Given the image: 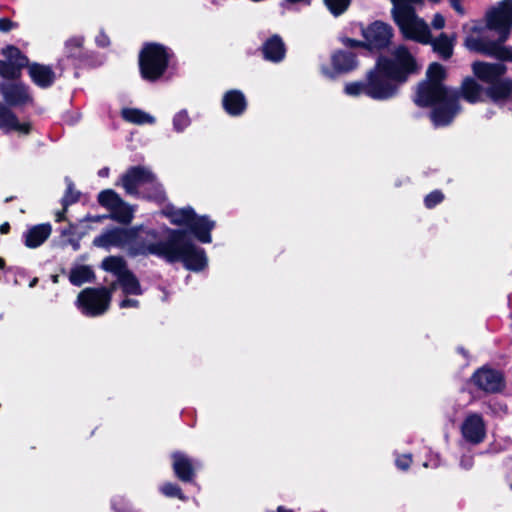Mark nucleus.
Listing matches in <instances>:
<instances>
[{"label":"nucleus","instance_id":"obj_1","mask_svg":"<svg viewBox=\"0 0 512 512\" xmlns=\"http://www.w3.org/2000/svg\"><path fill=\"white\" fill-rule=\"evenodd\" d=\"M421 69L422 65L409 49L399 45L391 57L379 55L375 67L367 73L366 81L346 84L345 92L351 96L364 93L373 99H388L397 93L399 84L405 83Z\"/></svg>","mask_w":512,"mask_h":512},{"label":"nucleus","instance_id":"obj_2","mask_svg":"<svg viewBox=\"0 0 512 512\" xmlns=\"http://www.w3.org/2000/svg\"><path fill=\"white\" fill-rule=\"evenodd\" d=\"M446 69L438 62L429 64L425 79L415 89L414 103L422 108L432 107L430 119L435 127L448 124V87Z\"/></svg>","mask_w":512,"mask_h":512},{"label":"nucleus","instance_id":"obj_3","mask_svg":"<svg viewBox=\"0 0 512 512\" xmlns=\"http://www.w3.org/2000/svg\"><path fill=\"white\" fill-rule=\"evenodd\" d=\"M147 251L171 263L183 262L188 269L195 271L203 269L207 262L204 250L197 247L181 229L170 230L166 240L149 244Z\"/></svg>","mask_w":512,"mask_h":512},{"label":"nucleus","instance_id":"obj_4","mask_svg":"<svg viewBox=\"0 0 512 512\" xmlns=\"http://www.w3.org/2000/svg\"><path fill=\"white\" fill-rule=\"evenodd\" d=\"M473 76L486 87V97L498 104L512 93V80L504 78L507 66L502 62L474 61L471 65Z\"/></svg>","mask_w":512,"mask_h":512},{"label":"nucleus","instance_id":"obj_5","mask_svg":"<svg viewBox=\"0 0 512 512\" xmlns=\"http://www.w3.org/2000/svg\"><path fill=\"white\" fill-rule=\"evenodd\" d=\"M163 214L172 224L187 227L200 242H211L210 233L215 227V222L209 217L198 216L191 207L176 208L172 205L166 206Z\"/></svg>","mask_w":512,"mask_h":512},{"label":"nucleus","instance_id":"obj_6","mask_svg":"<svg viewBox=\"0 0 512 512\" xmlns=\"http://www.w3.org/2000/svg\"><path fill=\"white\" fill-rule=\"evenodd\" d=\"M169 56L164 46L148 44L140 52L139 67L144 79L155 81L166 71Z\"/></svg>","mask_w":512,"mask_h":512},{"label":"nucleus","instance_id":"obj_7","mask_svg":"<svg viewBox=\"0 0 512 512\" xmlns=\"http://www.w3.org/2000/svg\"><path fill=\"white\" fill-rule=\"evenodd\" d=\"M510 34H498L496 40L488 39L484 34H468L465 45L470 51L494 57L500 61H512V49L503 44L508 40Z\"/></svg>","mask_w":512,"mask_h":512},{"label":"nucleus","instance_id":"obj_8","mask_svg":"<svg viewBox=\"0 0 512 512\" xmlns=\"http://www.w3.org/2000/svg\"><path fill=\"white\" fill-rule=\"evenodd\" d=\"M81 312L89 317L103 315L110 307V296L104 289L85 288L77 297Z\"/></svg>","mask_w":512,"mask_h":512},{"label":"nucleus","instance_id":"obj_9","mask_svg":"<svg viewBox=\"0 0 512 512\" xmlns=\"http://www.w3.org/2000/svg\"><path fill=\"white\" fill-rule=\"evenodd\" d=\"M4 59L0 60V77L4 80H19L22 70L29 65V59L14 45H7L1 50Z\"/></svg>","mask_w":512,"mask_h":512},{"label":"nucleus","instance_id":"obj_10","mask_svg":"<svg viewBox=\"0 0 512 512\" xmlns=\"http://www.w3.org/2000/svg\"><path fill=\"white\" fill-rule=\"evenodd\" d=\"M411 2L394 4L392 14L399 32H431L425 20L419 18Z\"/></svg>","mask_w":512,"mask_h":512},{"label":"nucleus","instance_id":"obj_11","mask_svg":"<svg viewBox=\"0 0 512 512\" xmlns=\"http://www.w3.org/2000/svg\"><path fill=\"white\" fill-rule=\"evenodd\" d=\"M471 382L479 390L490 394L499 393L506 386L503 372L488 365L475 370L471 376Z\"/></svg>","mask_w":512,"mask_h":512},{"label":"nucleus","instance_id":"obj_12","mask_svg":"<svg viewBox=\"0 0 512 512\" xmlns=\"http://www.w3.org/2000/svg\"><path fill=\"white\" fill-rule=\"evenodd\" d=\"M0 94L6 104L12 107H22L33 102L29 87L19 80L0 82Z\"/></svg>","mask_w":512,"mask_h":512},{"label":"nucleus","instance_id":"obj_13","mask_svg":"<svg viewBox=\"0 0 512 512\" xmlns=\"http://www.w3.org/2000/svg\"><path fill=\"white\" fill-rule=\"evenodd\" d=\"M120 180L127 194L139 196L140 189L145 190L150 183H154V174L144 166H133L122 175Z\"/></svg>","mask_w":512,"mask_h":512},{"label":"nucleus","instance_id":"obj_14","mask_svg":"<svg viewBox=\"0 0 512 512\" xmlns=\"http://www.w3.org/2000/svg\"><path fill=\"white\" fill-rule=\"evenodd\" d=\"M361 40L342 38V43L349 48L365 50L370 54H380L392 43L393 34H361Z\"/></svg>","mask_w":512,"mask_h":512},{"label":"nucleus","instance_id":"obj_15","mask_svg":"<svg viewBox=\"0 0 512 512\" xmlns=\"http://www.w3.org/2000/svg\"><path fill=\"white\" fill-rule=\"evenodd\" d=\"M486 27L494 32H510L512 29V1H503L498 8L488 11Z\"/></svg>","mask_w":512,"mask_h":512},{"label":"nucleus","instance_id":"obj_16","mask_svg":"<svg viewBox=\"0 0 512 512\" xmlns=\"http://www.w3.org/2000/svg\"><path fill=\"white\" fill-rule=\"evenodd\" d=\"M135 239V233L131 229L115 227L105 231L93 240L96 247L109 249L110 247L122 248Z\"/></svg>","mask_w":512,"mask_h":512},{"label":"nucleus","instance_id":"obj_17","mask_svg":"<svg viewBox=\"0 0 512 512\" xmlns=\"http://www.w3.org/2000/svg\"><path fill=\"white\" fill-rule=\"evenodd\" d=\"M461 433L465 441L478 445L486 438V425L479 413L468 414L461 424Z\"/></svg>","mask_w":512,"mask_h":512},{"label":"nucleus","instance_id":"obj_18","mask_svg":"<svg viewBox=\"0 0 512 512\" xmlns=\"http://www.w3.org/2000/svg\"><path fill=\"white\" fill-rule=\"evenodd\" d=\"M27 70L32 82L40 88H49L56 80V74L49 65L32 62Z\"/></svg>","mask_w":512,"mask_h":512},{"label":"nucleus","instance_id":"obj_19","mask_svg":"<svg viewBox=\"0 0 512 512\" xmlns=\"http://www.w3.org/2000/svg\"><path fill=\"white\" fill-rule=\"evenodd\" d=\"M172 460V467L176 477L184 483L193 482L195 478L193 460L182 452H174Z\"/></svg>","mask_w":512,"mask_h":512},{"label":"nucleus","instance_id":"obj_20","mask_svg":"<svg viewBox=\"0 0 512 512\" xmlns=\"http://www.w3.org/2000/svg\"><path fill=\"white\" fill-rule=\"evenodd\" d=\"M407 40H413L422 44H431L433 51L437 52L444 60L448 59V34H404Z\"/></svg>","mask_w":512,"mask_h":512},{"label":"nucleus","instance_id":"obj_21","mask_svg":"<svg viewBox=\"0 0 512 512\" xmlns=\"http://www.w3.org/2000/svg\"><path fill=\"white\" fill-rule=\"evenodd\" d=\"M461 97L470 104L485 102L486 87H483L474 76H468L462 82Z\"/></svg>","mask_w":512,"mask_h":512},{"label":"nucleus","instance_id":"obj_22","mask_svg":"<svg viewBox=\"0 0 512 512\" xmlns=\"http://www.w3.org/2000/svg\"><path fill=\"white\" fill-rule=\"evenodd\" d=\"M222 105L229 115L240 116L247 108V100L240 90H229L223 96Z\"/></svg>","mask_w":512,"mask_h":512},{"label":"nucleus","instance_id":"obj_23","mask_svg":"<svg viewBox=\"0 0 512 512\" xmlns=\"http://www.w3.org/2000/svg\"><path fill=\"white\" fill-rule=\"evenodd\" d=\"M0 129L7 132L18 131L23 134H28L30 132V125L19 123L13 111L7 105L0 102Z\"/></svg>","mask_w":512,"mask_h":512},{"label":"nucleus","instance_id":"obj_24","mask_svg":"<svg viewBox=\"0 0 512 512\" xmlns=\"http://www.w3.org/2000/svg\"><path fill=\"white\" fill-rule=\"evenodd\" d=\"M262 53L266 60L280 62L285 57L286 47L283 40L277 34H274L264 42Z\"/></svg>","mask_w":512,"mask_h":512},{"label":"nucleus","instance_id":"obj_25","mask_svg":"<svg viewBox=\"0 0 512 512\" xmlns=\"http://www.w3.org/2000/svg\"><path fill=\"white\" fill-rule=\"evenodd\" d=\"M52 232L50 224H39L31 227L24 234V243L29 248H37L43 244Z\"/></svg>","mask_w":512,"mask_h":512},{"label":"nucleus","instance_id":"obj_26","mask_svg":"<svg viewBox=\"0 0 512 512\" xmlns=\"http://www.w3.org/2000/svg\"><path fill=\"white\" fill-rule=\"evenodd\" d=\"M331 61L335 74L350 72L357 66L355 55L351 52L338 51L332 55Z\"/></svg>","mask_w":512,"mask_h":512},{"label":"nucleus","instance_id":"obj_27","mask_svg":"<svg viewBox=\"0 0 512 512\" xmlns=\"http://www.w3.org/2000/svg\"><path fill=\"white\" fill-rule=\"evenodd\" d=\"M101 268L114 274L118 279L130 271L127 262L121 256H108L104 258L101 263Z\"/></svg>","mask_w":512,"mask_h":512},{"label":"nucleus","instance_id":"obj_28","mask_svg":"<svg viewBox=\"0 0 512 512\" xmlns=\"http://www.w3.org/2000/svg\"><path fill=\"white\" fill-rule=\"evenodd\" d=\"M118 282L125 295H141L143 293L140 282L132 271L123 275Z\"/></svg>","mask_w":512,"mask_h":512},{"label":"nucleus","instance_id":"obj_29","mask_svg":"<svg viewBox=\"0 0 512 512\" xmlns=\"http://www.w3.org/2000/svg\"><path fill=\"white\" fill-rule=\"evenodd\" d=\"M95 278L93 270L89 266L81 265L71 269L70 282L75 286H81L85 282H92Z\"/></svg>","mask_w":512,"mask_h":512},{"label":"nucleus","instance_id":"obj_30","mask_svg":"<svg viewBox=\"0 0 512 512\" xmlns=\"http://www.w3.org/2000/svg\"><path fill=\"white\" fill-rule=\"evenodd\" d=\"M109 219L124 225L130 224L133 219V210L126 202L121 201V204L110 211Z\"/></svg>","mask_w":512,"mask_h":512},{"label":"nucleus","instance_id":"obj_31","mask_svg":"<svg viewBox=\"0 0 512 512\" xmlns=\"http://www.w3.org/2000/svg\"><path fill=\"white\" fill-rule=\"evenodd\" d=\"M122 117L131 123L134 124H144L149 123L152 124L155 122V119L153 116H151L148 113H145L139 109L134 108H125L121 112Z\"/></svg>","mask_w":512,"mask_h":512},{"label":"nucleus","instance_id":"obj_32","mask_svg":"<svg viewBox=\"0 0 512 512\" xmlns=\"http://www.w3.org/2000/svg\"><path fill=\"white\" fill-rule=\"evenodd\" d=\"M98 203L111 211L116 205L121 204L123 199L112 189L103 190L98 194Z\"/></svg>","mask_w":512,"mask_h":512},{"label":"nucleus","instance_id":"obj_33","mask_svg":"<svg viewBox=\"0 0 512 512\" xmlns=\"http://www.w3.org/2000/svg\"><path fill=\"white\" fill-rule=\"evenodd\" d=\"M143 197L153 200L157 203H163L166 201V194L162 185L159 184L154 176V183H150L143 193Z\"/></svg>","mask_w":512,"mask_h":512},{"label":"nucleus","instance_id":"obj_34","mask_svg":"<svg viewBox=\"0 0 512 512\" xmlns=\"http://www.w3.org/2000/svg\"><path fill=\"white\" fill-rule=\"evenodd\" d=\"M324 3L331 14L339 16L348 9L351 0H324Z\"/></svg>","mask_w":512,"mask_h":512},{"label":"nucleus","instance_id":"obj_35","mask_svg":"<svg viewBox=\"0 0 512 512\" xmlns=\"http://www.w3.org/2000/svg\"><path fill=\"white\" fill-rule=\"evenodd\" d=\"M361 32H393V27L381 20H376L368 25L365 29L364 27H360Z\"/></svg>","mask_w":512,"mask_h":512},{"label":"nucleus","instance_id":"obj_36","mask_svg":"<svg viewBox=\"0 0 512 512\" xmlns=\"http://www.w3.org/2000/svg\"><path fill=\"white\" fill-rule=\"evenodd\" d=\"M161 492L167 497H177L181 500L185 499L180 486L174 483H165L161 487Z\"/></svg>","mask_w":512,"mask_h":512},{"label":"nucleus","instance_id":"obj_37","mask_svg":"<svg viewBox=\"0 0 512 512\" xmlns=\"http://www.w3.org/2000/svg\"><path fill=\"white\" fill-rule=\"evenodd\" d=\"M190 124V118L187 111L182 110L177 113L173 119V125L176 131L181 132Z\"/></svg>","mask_w":512,"mask_h":512},{"label":"nucleus","instance_id":"obj_38","mask_svg":"<svg viewBox=\"0 0 512 512\" xmlns=\"http://www.w3.org/2000/svg\"><path fill=\"white\" fill-rule=\"evenodd\" d=\"M79 197L80 193L76 191L73 187V184L70 183L62 199V205L64 206V209H67L69 205L76 203L79 200Z\"/></svg>","mask_w":512,"mask_h":512},{"label":"nucleus","instance_id":"obj_39","mask_svg":"<svg viewBox=\"0 0 512 512\" xmlns=\"http://www.w3.org/2000/svg\"><path fill=\"white\" fill-rule=\"evenodd\" d=\"M445 199V196L440 191H433L425 197V205L427 208H433L437 204L441 203Z\"/></svg>","mask_w":512,"mask_h":512},{"label":"nucleus","instance_id":"obj_40","mask_svg":"<svg viewBox=\"0 0 512 512\" xmlns=\"http://www.w3.org/2000/svg\"><path fill=\"white\" fill-rule=\"evenodd\" d=\"M460 109L458 94L450 89V122L460 112Z\"/></svg>","mask_w":512,"mask_h":512},{"label":"nucleus","instance_id":"obj_41","mask_svg":"<svg viewBox=\"0 0 512 512\" xmlns=\"http://www.w3.org/2000/svg\"><path fill=\"white\" fill-rule=\"evenodd\" d=\"M19 25L16 22H13L9 18H0V31L1 32H9L13 29H18Z\"/></svg>","mask_w":512,"mask_h":512},{"label":"nucleus","instance_id":"obj_42","mask_svg":"<svg viewBox=\"0 0 512 512\" xmlns=\"http://www.w3.org/2000/svg\"><path fill=\"white\" fill-rule=\"evenodd\" d=\"M412 459L410 455H404L396 460V465L401 470H407L411 465Z\"/></svg>","mask_w":512,"mask_h":512},{"label":"nucleus","instance_id":"obj_43","mask_svg":"<svg viewBox=\"0 0 512 512\" xmlns=\"http://www.w3.org/2000/svg\"><path fill=\"white\" fill-rule=\"evenodd\" d=\"M474 464V458L472 455H462L460 458V466L466 470L472 468Z\"/></svg>","mask_w":512,"mask_h":512},{"label":"nucleus","instance_id":"obj_44","mask_svg":"<svg viewBox=\"0 0 512 512\" xmlns=\"http://www.w3.org/2000/svg\"><path fill=\"white\" fill-rule=\"evenodd\" d=\"M432 25L435 29H442L445 26V18L441 14H435Z\"/></svg>","mask_w":512,"mask_h":512},{"label":"nucleus","instance_id":"obj_45","mask_svg":"<svg viewBox=\"0 0 512 512\" xmlns=\"http://www.w3.org/2000/svg\"><path fill=\"white\" fill-rule=\"evenodd\" d=\"M138 306H139V301L135 300V299L125 298L124 300H122L120 302L121 308H129V307L136 308Z\"/></svg>","mask_w":512,"mask_h":512},{"label":"nucleus","instance_id":"obj_46","mask_svg":"<svg viewBox=\"0 0 512 512\" xmlns=\"http://www.w3.org/2000/svg\"><path fill=\"white\" fill-rule=\"evenodd\" d=\"M105 219H109V214L107 215H96V216H91V215H87L85 217V221H88V222H101Z\"/></svg>","mask_w":512,"mask_h":512},{"label":"nucleus","instance_id":"obj_47","mask_svg":"<svg viewBox=\"0 0 512 512\" xmlns=\"http://www.w3.org/2000/svg\"><path fill=\"white\" fill-rule=\"evenodd\" d=\"M450 6L460 15L464 14V9L461 5V0H450Z\"/></svg>","mask_w":512,"mask_h":512},{"label":"nucleus","instance_id":"obj_48","mask_svg":"<svg viewBox=\"0 0 512 512\" xmlns=\"http://www.w3.org/2000/svg\"><path fill=\"white\" fill-rule=\"evenodd\" d=\"M119 285L118 279L111 283L109 287H100L99 289H104L106 292H108L110 296V301L112 300V294L116 290L117 286Z\"/></svg>","mask_w":512,"mask_h":512},{"label":"nucleus","instance_id":"obj_49","mask_svg":"<svg viewBox=\"0 0 512 512\" xmlns=\"http://www.w3.org/2000/svg\"><path fill=\"white\" fill-rule=\"evenodd\" d=\"M456 351L464 357L466 362H468L470 355L467 349H465L463 346H459L456 348Z\"/></svg>","mask_w":512,"mask_h":512},{"label":"nucleus","instance_id":"obj_50","mask_svg":"<svg viewBox=\"0 0 512 512\" xmlns=\"http://www.w3.org/2000/svg\"><path fill=\"white\" fill-rule=\"evenodd\" d=\"M310 1H311V0H284V1L281 3V6H284V5H285V3L296 4V3L304 2V3H306V4H310Z\"/></svg>","mask_w":512,"mask_h":512},{"label":"nucleus","instance_id":"obj_51","mask_svg":"<svg viewBox=\"0 0 512 512\" xmlns=\"http://www.w3.org/2000/svg\"><path fill=\"white\" fill-rule=\"evenodd\" d=\"M9 231H10V224L8 222H5L0 226V233L7 234Z\"/></svg>","mask_w":512,"mask_h":512},{"label":"nucleus","instance_id":"obj_52","mask_svg":"<svg viewBox=\"0 0 512 512\" xmlns=\"http://www.w3.org/2000/svg\"><path fill=\"white\" fill-rule=\"evenodd\" d=\"M65 212H66V209H64V208H63V210H62V211H60V212H58V213L56 214V221H57V222H60V221L65 220V216H64V215H65Z\"/></svg>","mask_w":512,"mask_h":512},{"label":"nucleus","instance_id":"obj_53","mask_svg":"<svg viewBox=\"0 0 512 512\" xmlns=\"http://www.w3.org/2000/svg\"><path fill=\"white\" fill-rule=\"evenodd\" d=\"M456 35L457 34H450V40H449V43H450V56L452 55V48H453V43L456 40Z\"/></svg>","mask_w":512,"mask_h":512},{"label":"nucleus","instance_id":"obj_54","mask_svg":"<svg viewBox=\"0 0 512 512\" xmlns=\"http://www.w3.org/2000/svg\"><path fill=\"white\" fill-rule=\"evenodd\" d=\"M468 32H473V33H476V32H483V28L481 27H478L476 25L472 26Z\"/></svg>","mask_w":512,"mask_h":512},{"label":"nucleus","instance_id":"obj_55","mask_svg":"<svg viewBox=\"0 0 512 512\" xmlns=\"http://www.w3.org/2000/svg\"><path fill=\"white\" fill-rule=\"evenodd\" d=\"M423 1L424 0H413L412 3L413 4H421ZM428 1L431 2V3L436 4V3H439L441 0H428Z\"/></svg>","mask_w":512,"mask_h":512},{"label":"nucleus","instance_id":"obj_56","mask_svg":"<svg viewBox=\"0 0 512 512\" xmlns=\"http://www.w3.org/2000/svg\"><path fill=\"white\" fill-rule=\"evenodd\" d=\"M322 72H323L324 75H326L328 77H331V78L334 77V74L331 73L328 68L323 67L322 68Z\"/></svg>","mask_w":512,"mask_h":512},{"label":"nucleus","instance_id":"obj_57","mask_svg":"<svg viewBox=\"0 0 512 512\" xmlns=\"http://www.w3.org/2000/svg\"><path fill=\"white\" fill-rule=\"evenodd\" d=\"M413 0H392L393 4H397V3H404V2H411L412 3Z\"/></svg>","mask_w":512,"mask_h":512},{"label":"nucleus","instance_id":"obj_58","mask_svg":"<svg viewBox=\"0 0 512 512\" xmlns=\"http://www.w3.org/2000/svg\"><path fill=\"white\" fill-rule=\"evenodd\" d=\"M5 266V261L0 257V269H3Z\"/></svg>","mask_w":512,"mask_h":512},{"label":"nucleus","instance_id":"obj_59","mask_svg":"<svg viewBox=\"0 0 512 512\" xmlns=\"http://www.w3.org/2000/svg\"><path fill=\"white\" fill-rule=\"evenodd\" d=\"M278 512H293L291 510H285L283 507L278 508Z\"/></svg>","mask_w":512,"mask_h":512},{"label":"nucleus","instance_id":"obj_60","mask_svg":"<svg viewBox=\"0 0 512 512\" xmlns=\"http://www.w3.org/2000/svg\"><path fill=\"white\" fill-rule=\"evenodd\" d=\"M37 283V278H34L31 283H30V286L33 287L35 284Z\"/></svg>","mask_w":512,"mask_h":512},{"label":"nucleus","instance_id":"obj_61","mask_svg":"<svg viewBox=\"0 0 512 512\" xmlns=\"http://www.w3.org/2000/svg\"><path fill=\"white\" fill-rule=\"evenodd\" d=\"M13 198H14V197H8V198H6V199H5V202H10V201H12V200H13Z\"/></svg>","mask_w":512,"mask_h":512},{"label":"nucleus","instance_id":"obj_62","mask_svg":"<svg viewBox=\"0 0 512 512\" xmlns=\"http://www.w3.org/2000/svg\"><path fill=\"white\" fill-rule=\"evenodd\" d=\"M510 488H511V490H512V484L510 485Z\"/></svg>","mask_w":512,"mask_h":512}]
</instances>
